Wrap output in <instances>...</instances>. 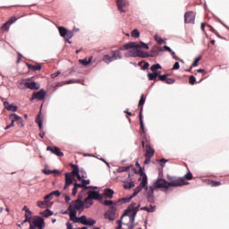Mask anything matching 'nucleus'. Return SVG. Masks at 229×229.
Segmentation results:
<instances>
[{
	"label": "nucleus",
	"instance_id": "nucleus-1",
	"mask_svg": "<svg viewBox=\"0 0 229 229\" xmlns=\"http://www.w3.org/2000/svg\"><path fill=\"white\" fill-rule=\"evenodd\" d=\"M72 167H73V170L71 173H66L65 174V183L64 186V191H66V189L69 188L70 185H72V180H74V176H76L77 180L81 182L83 178H87V172L85 170L78 167L76 165H71Z\"/></svg>",
	"mask_w": 229,
	"mask_h": 229
},
{
	"label": "nucleus",
	"instance_id": "nucleus-2",
	"mask_svg": "<svg viewBox=\"0 0 229 229\" xmlns=\"http://www.w3.org/2000/svg\"><path fill=\"white\" fill-rule=\"evenodd\" d=\"M84 208L85 202H83L81 199L72 200L68 208L71 221H76V218L78 217L76 216V214H78V212H83Z\"/></svg>",
	"mask_w": 229,
	"mask_h": 229
},
{
	"label": "nucleus",
	"instance_id": "nucleus-3",
	"mask_svg": "<svg viewBox=\"0 0 229 229\" xmlns=\"http://www.w3.org/2000/svg\"><path fill=\"white\" fill-rule=\"evenodd\" d=\"M140 208V204L137 206V203L133 202L128 207V208L124 212L123 216H128L130 223H131V225L135 223V216H137V212Z\"/></svg>",
	"mask_w": 229,
	"mask_h": 229
},
{
	"label": "nucleus",
	"instance_id": "nucleus-4",
	"mask_svg": "<svg viewBox=\"0 0 229 229\" xmlns=\"http://www.w3.org/2000/svg\"><path fill=\"white\" fill-rule=\"evenodd\" d=\"M125 56L137 58V56L140 58H148L149 56L148 53L140 50V47H133L131 50H129L125 53Z\"/></svg>",
	"mask_w": 229,
	"mask_h": 229
},
{
	"label": "nucleus",
	"instance_id": "nucleus-5",
	"mask_svg": "<svg viewBox=\"0 0 229 229\" xmlns=\"http://www.w3.org/2000/svg\"><path fill=\"white\" fill-rule=\"evenodd\" d=\"M25 87L30 89V90H38V89H40V84L38 82L30 81V80H23L21 81L18 88L22 90Z\"/></svg>",
	"mask_w": 229,
	"mask_h": 229
},
{
	"label": "nucleus",
	"instance_id": "nucleus-6",
	"mask_svg": "<svg viewBox=\"0 0 229 229\" xmlns=\"http://www.w3.org/2000/svg\"><path fill=\"white\" fill-rule=\"evenodd\" d=\"M46 228V223L44 222V218L40 216H35L32 218V221L30 225V229H44Z\"/></svg>",
	"mask_w": 229,
	"mask_h": 229
},
{
	"label": "nucleus",
	"instance_id": "nucleus-7",
	"mask_svg": "<svg viewBox=\"0 0 229 229\" xmlns=\"http://www.w3.org/2000/svg\"><path fill=\"white\" fill-rule=\"evenodd\" d=\"M72 222L81 223V225H84V226H94V225H96L94 218H87V216L84 215L75 218V220H72Z\"/></svg>",
	"mask_w": 229,
	"mask_h": 229
},
{
	"label": "nucleus",
	"instance_id": "nucleus-8",
	"mask_svg": "<svg viewBox=\"0 0 229 229\" xmlns=\"http://www.w3.org/2000/svg\"><path fill=\"white\" fill-rule=\"evenodd\" d=\"M170 182H168L169 187H182L183 185H189V182H185L183 177L169 179Z\"/></svg>",
	"mask_w": 229,
	"mask_h": 229
},
{
	"label": "nucleus",
	"instance_id": "nucleus-9",
	"mask_svg": "<svg viewBox=\"0 0 229 229\" xmlns=\"http://www.w3.org/2000/svg\"><path fill=\"white\" fill-rule=\"evenodd\" d=\"M152 187H154V189H165V192H166L169 189V182L165 179L160 178L155 181Z\"/></svg>",
	"mask_w": 229,
	"mask_h": 229
},
{
	"label": "nucleus",
	"instance_id": "nucleus-10",
	"mask_svg": "<svg viewBox=\"0 0 229 229\" xmlns=\"http://www.w3.org/2000/svg\"><path fill=\"white\" fill-rule=\"evenodd\" d=\"M90 199H101V195L98 191H88V197L84 199V202L88 203Z\"/></svg>",
	"mask_w": 229,
	"mask_h": 229
},
{
	"label": "nucleus",
	"instance_id": "nucleus-11",
	"mask_svg": "<svg viewBox=\"0 0 229 229\" xmlns=\"http://www.w3.org/2000/svg\"><path fill=\"white\" fill-rule=\"evenodd\" d=\"M196 21V13L194 12H188L184 14V22L186 24H194Z\"/></svg>",
	"mask_w": 229,
	"mask_h": 229
},
{
	"label": "nucleus",
	"instance_id": "nucleus-12",
	"mask_svg": "<svg viewBox=\"0 0 229 229\" xmlns=\"http://www.w3.org/2000/svg\"><path fill=\"white\" fill-rule=\"evenodd\" d=\"M104 217L108 221H114L115 219V208L111 206L110 209L105 213Z\"/></svg>",
	"mask_w": 229,
	"mask_h": 229
},
{
	"label": "nucleus",
	"instance_id": "nucleus-13",
	"mask_svg": "<svg viewBox=\"0 0 229 229\" xmlns=\"http://www.w3.org/2000/svg\"><path fill=\"white\" fill-rule=\"evenodd\" d=\"M116 4L119 12H121V13H124L126 11L123 8L130 6V2H128V0H117Z\"/></svg>",
	"mask_w": 229,
	"mask_h": 229
},
{
	"label": "nucleus",
	"instance_id": "nucleus-14",
	"mask_svg": "<svg viewBox=\"0 0 229 229\" xmlns=\"http://www.w3.org/2000/svg\"><path fill=\"white\" fill-rule=\"evenodd\" d=\"M46 90L40 89L38 92H34L32 95V98H30V101H33V99H38V101H42L46 98Z\"/></svg>",
	"mask_w": 229,
	"mask_h": 229
},
{
	"label": "nucleus",
	"instance_id": "nucleus-15",
	"mask_svg": "<svg viewBox=\"0 0 229 229\" xmlns=\"http://www.w3.org/2000/svg\"><path fill=\"white\" fill-rule=\"evenodd\" d=\"M155 189L154 186H149L148 190L147 191V199L149 201V203H153V200L155 199Z\"/></svg>",
	"mask_w": 229,
	"mask_h": 229
},
{
	"label": "nucleus",
	"instance_id": "nucleus-16",
	"mask_svg": "<svg viewBox=\"0 0 229 229\" xmlns=\"http://www.w3.org/2000/svg\"><path fill=\"white\" fill-rule=\"evenodd\" d=\"M140 186L141 189H145V191L149 189V187H148V175H146V173L144 172H141V182Z\"/></svg>",
	"mask_w": 229,
	"mask_h": 229
},
{
	"label": "nucleus",
	"instance_id": "nucleus-17",
	"mask_svg": "<svg viewBox=\"0 0 229 229\" xmlns=\"http://www.w3.org/2000/svg\"><path fill=\"white\" fill-rule=\"evenodd\" d=\"M140 191H142L141 186H138L135 190L134 192L132 194V196L129 197V198H124L122 199V201L123 203H130V201H131V199H133V198H135V196H137L139 194V192H140Z\"/></svg>",
	"mask_w": 229,
	"mask_h": 229
},
{
	"label": "nucleus",
	"instance_id": "nucleus-18",
	"mask_svg": "<svg viewBox=\"0 0 229 229\" xmlns=\"http://www.w3.org/2000/svg\"><path fill=\"white\" fill-rule=\"evenodd\" d=\"M140 191H142L141 186H138L135 190L134 192L132 194V196L129 197V198H124L122 199V201L123 203H130V201H131V199H133V198H135V196H137L139 194V192H140Z\"/></svg>",
	"mask_w": 229,
	"mask_h": 229
},
{
	"label": "nucleus",
	"instance_id": "nucleus-19",
	"mask_svg": "<svg viewBox=\"0 0 229 229\" xmlns=\"http://www.w3.org/2000/svg\"><path fill=\"white\" fill-rule=\"evenodd\" d=\"M47 150L51 151V153H53L54 155H56V157H64V152H62V150H60L58 147L48 146L47 148Z\"/></svg>",
	"mask_w": 229,
	"mask_h": 229
},
{
	"label": "nucleus",
	"instance_id": "nucleus-20",
	"mask_svg": "<svg viewBox=\"0 0 229 229\" xmlns=\"http://www.w3.org/2000/svg\"><path fill=\"white\" fill-rule=\"evenodd\" d=\"M133 47H140V45L137 42H130L125 45H123L120 49L122 50H128V49H132Z\"/></svg>",
	"mask_w": 229,
	"mask_h": 229
},
{
	"label": "nucleus",
	"instance_id": "nucleus-21",
	"mask_svg": "<svg viewBox=\"0 0 229 229\" xmlns=\"http://www.w3.org/2000/svg\"><path fill=\"white\" fill-rule=\"evenodd\" d=\"M4 106L8 110L9 112H17V105L15 104H10L8 101L4 102Z\"/></svg>",
	"mask_w": 229,
	"mask_h": 229
},
{
	"label": "nucleus",
	"instance_id": "nucleus-22",
	"mask_svg": "<svg viewBox=\"0 0 229 229\" xmlns=\"http://www.w3.org/2000/svg\"><path fill=\"white\" fill-rule=\"evenodd\" d=\"M145 148H146L145 157H153V156L155 155V149L151 148V145L147 144Z\"/></svg>",
	"mask_w": 229,
	"mask_h": 229
},
{
	"label": "nucleus",
	"instance_id": "nucleus-23",
	"mask_svg": "<svg viewBox=\"0 0 229 229\" xmlns=\"http://www.w3.org/2000/svg\"><path fill=\"white\" fill-rule=\"evenodd\" d=\"M123 58V55H121V51L114 50L113 51V55H111V60L113 62H115V60H121Z\"/></svg>",
	"mask_w": 229,
	"mask_h": 229
},
{
	"label": "nucleus",
	"instance_id": "nucleus-24",
	"mask_svg": "<svg viewBox=\"0 0 229 229\" xmlns=\"http://www.w3.org/2000/svg\"><path fill=\"white\" fill-rule=\"evenodd\" d=\"M74 187H76L77 189H83V191H89V189H98V187H92V186H83V182L81 183H76L73 182Z\"/></svg>",
	"mask_w": 229,
	"mask_h": 229
},
{
	"label": "nucleus",
	"instance_id": "nucleus-25",
	"mask_svg": "<svg viewBox=\"0 0 229 229\" xmlns=\"http://www.w3.org/2000/svg\"><path fill=\"white\" fill-rule=\"evenodd\" d=\"M158 69H162V66L160 65V64H153L150 67V71H152V72H154L156 74H161V72L158 71Z\"/></svg>",
	"mask_w": 229,
	"mask_h": 229
},
{
	"label": "nucleus",
	"instance_id": "nucleus-26",
	"mask_svg": "<svg viewBox=\"0 0 229 229\" xmlns=\"http://www.w3.org/2000/svg\"><path fill=\"white\" fill-rule=\"evenodd\" d=\"M36 123H37L39 130H42V128H44V120L42 119L40 114H38V116L36 118Z\"/></svg>",
	"mask_w": 229,
	"mask_h": 229
},
{
	"label": "nucleus",
	"instance_id": "nucleus-27",
	"mask_svg": "<svg viewBox=\"0 0 229 229\" xmlns=\"http://www.w3.org/2000/svg\"><path fill=\"white\" fill-rule=\"evenodd\" d=\"M104 194L105 196H106V198H109V199H112V198H114V191L112 189H106L104 191Z\"/></svg>",
	"mask_w": 229,
	"mask_h": 229
},
{
	"label": "nucleus",
	"instance_id": "nucleus-28",
	"mask_svg": "<svg viewBox=\"0 0 229 229\" xmlns=\"http://www.w3.org/2000/svg\"><path fill=\"white\" fill-rule=\"evenodd\" d=\"M131 169V165L128 166H120L117 168L116 173H126L127 171H130Z\"/></svg>",
	"mask_w": 229,
	"mask_h": 229
},
{
	"label": "nucleus",
	"instance_id": "nucleus-29",
	"mask_svg": "<svg viewBox=\"0 0 229 229\" xmlns=\"http://www.w3.org/2000/svg\"><path fill=\"white\" fill-rule=\"evenodd\" d=\"M74 37V32L71 31V30H66V34L64 35V38L65 40H67V42H69V44H71V38Z\"/></svg>",
	"mask_w": 229,
	"mask_h": 229
},
{
	"label": "nucleus",
	"instance_id": "nucleus-30",
	"mask_svg": "<svg viewBox=\"0 0 229 229\" xmlns=\"http://www.w3.org/2000/svg\"><path fill=\"white\" fill-rule=\"evenodd\" d=\"M164 47H165V51H168L169 53H171L173 58H174V60H180V58H178V57L176 56V53H174V52L173 51V49H171V47H167V46H165Z\"/></svg>",
	"mask_w": 229,
	"mask_h": 229
},
{
	"label": "nucleus",
	"instance_id": "nucleus-31",
	"mask_svg": "<svg viewBox=\"0 0 229 229\" xmlns=\"http://www.w3.org/2000/svg\"><path fill=\"white\" fill-rule=\"evenodd\" d=\"M10 119H11V121H12V123H15V121H21V116H19V114H11L10 115Z\"/></svg>",
	"mask_w": 229,
	"mask_h": 229
},
{
	"label": "nucleus",
	"instance_id": "nucleus-32",
	"mask_svg": "<svg viewBox=\"0 0 229 229\" xmlns=\"http://www.w3.org/2000/svg\"><path fill=\"white\" fill-rule=\"evenodd\" d=\"M28 67L30 71H40V69H42V66L40 64H28Z\"/></svg>",
	"mask_w": 229,
	"mask_h": 229
},
{
	"label": "nucleus",
	"instance_id": "nucleus-33",
	"mask_svg": "<svg viewBox=\"0 0 229 229\" xmlns=\"http://www.w3.org/2000/svg\"><path fill=\"white\" fill-rule=\"evenodd\" d=\"M131 37H132V38H139V37H140V32L139 31V30L134 29V30L131 32Z\"/></svg>",
	"mask_w": 229,
	"mask_h": 229
},
{
	"label": "nucleus",
	"instance_id": "nucleus-34",
	"mask_svg": "<svg viewBox=\"0 0 229 229\" xmlns=\"http://www.w3.org/2000/svg\"><path fill=\"white\" fill-rule=\"evenodd\" d=\"M159 74L158 73H148V78L149 80V81H153L155 80H157V78H158Z\"/></svg>",
	"mask_w": 229,
	"mask_h": 229
},
{
	"label": "nucleus",
	"instance_id": "nucleus-35",
	"mask_svg": "<svg viewBox=\"0 0 229 229\" xmlns=\"http://www.w3.org/2000/svg\"><path fill=\"white\" fill-rule=\"evenodd\" d=\"M132 187H135V182H133V181L125 182L123 184V188H125V189H132Z\"/></svg>",
	"mask_w": 229,
	"mask_h": 229
},
{
	"label": "nucleus",
	"instance_id": "nucleus-36",
	"mask_svg": "<svg viewBox=\"0 0 229 229\" xmlns=\"http://www.w3.org/2000/svg\"><path fill=\"white\" fill-rule=\"evenodd\" d=\"M41 216H43V217H49V216H53V211L46 209L45 211L41 212Z\"/></svg>",
	"mask_w": 229,
	"mask_h": 229
},
{
	"label": "nucleus",
	"instance_id": "nucleus-37",
	"mask_svg": "<svg viewBox=\"0 0 229 229\" xmlns=\"http://www.w3.org/2000/svg\"><path fill=\"white\" fill-rule=\"evenodd\" d=\"M103 62H105V64H112V56L105 55L103 57Z\"/></svg>",
	"mask_w": 229,
	"mask_h": 229
},
{
	"label": "nucleus",
	"instance_id": "nucleus-38",
	"mask_svg": "<svg viewBox=\"0 0 229 229\" xmlns=\"http://www.w3.org/2000/svg\"><path fill=\"white\" fill-rule=\"evenodd\" d=\"M80 64H82V65H89V64H90V62H92V57H90L89 60L87 59H81L80 61Z\"/></svg>",
	"mask_w": 229,
	"mask_h": 229
},
{
	"label": "nucleus",
	"instance_id": "nucleus-39",
	"mask_svg": "<svg viewBox=\"0 0 229 229\" xmlns=\"http://www.w3.org/2000/svg\"><path fill=\"white\" fill-rule=\"evenodd\" d=\"M59 33L61 35V37H65L66 33H67V29L64 28V27H59Z\"/></svg>",
	"mask_w": 229,
	"mask_h": 229
},
{
	"label": "nucleus",
	"instance_id": "nucleus-40",
	"mask_svg": "<svg viewBox=\"0 0 229 229\" xmlns=\"http://www.w3.org/2000/svg\"><path fill=\"white\" fill-rule=\"evenodd\" d=\"M33 221V218H31V215H25V220L23 223H29V225H31V222Z\"/></svg>",
	"mask_w": 229,
	"mask_h": 229
},
{
	"label": "nucleus",
	"instance_id": "nucleus-41",
	"mask_svg": "<svg viewBox=\"0 0 229 229\" xmlns=\"http://www.w3.org/2000/svg\"><path fill=\"white\" fill-rule=\"evenodd\" d=\"M140 210H146L147 212H155V207L150 206V208L148 207H142L140 208Z\"/></svg>",
	"mask_w": 229,
	"mask_h": 229
},
{
	"label": "nucleus",
	"instance_id": "nucleus-42",
	"mask_svg": "<svg viewBox=\"0 0 229 229\" xmlns=\"http://www.w3.org/2000/svg\"><path fill=\"white\" fill-rule=\"evenodd\" d=\"M155 40L157 42V44H164L165 41L160 38L158 35H155Z\"/></svg>",
	"mask_w": 229,
	"mask_h": 229
},
{
	"label": "nucleus",
	"instance_id": "nucleus-43",
	"mask_svg": "<svg viewBox=\"0 0 229 229\" xmlns=\"http://www.w3.org/2000/svg\"><path fill=\"white\" fill-rule=\"evenodd\" d=\"M146 103V98H144V95L141 96L140 102H139V107L142 106Z\"/></svg>",
	"mask_w": 229,
	"mask_h": 229
},
{
	"label": "nucleus",
	"instance_id": "nucleus-44",
	"mask_svg": "<svg viewBox=\"0 0 229 229\" xmlns=\"http://www.w3.org/2000/svg\"><path fill=\"white\" fill-rule=\"evenodd\" d=\"M189 81L191 85H194L196 83V77L194 75L190 76Z\"/></svg>",
	"mask_w": 229,
	"mask_h": 229
},
{
	"label": "nucleus",
	"instance_id": "nucleus-45",
	"mask_svg": "<svg viewBox=\"0 0 229 229\" xmlns=\"http://www.w3.org/2000/svg\"><path fill=\"white\" fill-rule=\"evenodd\" d=\"M184 180H192V174L191 172L187 173L184 177H182Z\"/></svg>",
	"mask_w": 229,
	"mask_h": 229
},
{
	"label": "nucleus",
	"instance_id": "nucleus-46",
	"mask_svg": "<svg viewBox=\"0 0 229 229\" xmlns=\"http://www.w3.org/2000/svg\"><path fill=\"white\" fill-rule=\"evenodd\" d=\"M199 60H201V57H196L194 62L192 63V67H198V63L199 62Z\"/></svg>",
	"mask_w": 229,
	"mask_h": 229
},
{
	"label": "nucleus",
	"instance_id": "nucleus-47",
	"mask_svg": "<svg viewBox=\"0 0 229 229\" xmlns=\"http://www.w3.org/2000/svg\"><path fill=\"white\" fill-rule=\"evenodd\" d=\"M10 23H8V21H6L1 28V30H3L4 31H8V30H10V27H8Z\"/></svg>",
	"mask_w": 229,
	"mask_h": 229
},
{
	"label": "nucleus",
	"instance_id": "nucleus-48",
	"mask_svg": "<svg viewBox=\"0 0 229 229\" xmlns=\"http://www.w3.org/2000/svg\"><path fill=\"white\" fill-rule=\"evenodd\" d=\"M23 210L26 212L25 215L31 216V210L29 209L28 206H24Z\"/></svg>",
	"mask_w": 229,
	"mask_h": 229
},
{
	"label": "nucleus",
	"instance_id": "nucleus-49",
	"mask_svg": "<svg viewBox=\"0 0 229 229\" xmlns=\"http://www.w3.org/2000/svg\"><path fill=\"white\" fill-rule=\"evenodd\" d=\"M157 78L161 81H165L167 80V75L164 74V75H158Z\"/></svg>",
	"mask_w": 229,
	"mask_h": 229
},
{
	"label": "nucleus",
	"instance_id": "nucleus-50",
	"mask_svg": "<svg viewBox=\"0 0 229 229\" xmlns=\"http://www.w3.org/2000/svg\"><path fill=\"white\" fill-rule=\"evenodd\" d=\"M211 185H212V187H217V186L221 185V182H219V181H211Z\"/></svg>",
	"mask_w": 229,
	"mask_h": 229
},
{
	"label": "nucleus",
	"instance_id": "nucleus-51",
	"mask_svg": "<svg viewBox=\"0 0 229 229\" xmlns=\"http://www.w3.org/2000/svg\"><path fill=\"white\" fill-rule=\"evenodd\" d=\"M165 81V83H167V85H173V83H174L175 81L174 79L168 78Z\"/></svg>",
	"mask_w": 229,
	"mask_h": 229
},
{
	"label": "nucleus",
	"instance_id": "nucleus-52",
	"mask_svg": "<svg viewBox=\"0 0 229 229\" xmlns=\"http://www.w3.org/2000/svg\"><path fill=\"white\" fill-rule=\"evenodd\" d=\"M51 193H52V196H57V198H59V196H62V193L58 190L54 191Z\"/></svg>",
	"mask_w": 229,
	"mask_h": 229
},
{
	"label": "nucleus",
	"instance_id": "nucleus-53",
	"mask_svg": "<svg viewBox=\"0 0 229 229\" xmlns=\"http://www.w3.org/2000/svg\"><path fill=\"white\" fill-rule=\"evenodd\" d=\"M140 46V47H143L144 49H149V47L148 46V44L141 42L140 44H139Z\"/></svg>",
	"mask_w": 229,
	"mask_h": 229
},
{
	"label": "nucleus",
	"instance_id": "nucleus-54",
	"mask_svg": "<svg viewBox=\"0 0 229 229\" xmlns=\"http://www.w3.org/2000/svg\"><path fill=\"white\" fill-rule=\"evenodd\" d=\"M17 21V18L15 17H12L11 19H9V21H7V24H13L14 22Z\"/></svg>",
	"mask_w": 229,
	"mask_h": 229
},
{
	"label": "nucleus",
	"instance_id": "nucleus-55",
	"mask_svg": "<svg viewBox=\"0 0 229 229\" xmlns=\"http://www.w3.org/2000/svg\"><path fill=\"white\" fill-rule=\"evenodd\" d=\"M113 204H114V201H112V200H105L104 201V205H106V207H112Z\"/></svg>",
	"mask_w": 229,
	"mask_h": 229
},
{
	"label": "nucleus",
	"instance_id": "nucleus-56",
	"mask_svg": "<svg viewBox=\"0 0 229 229\" xmlns=\"http://www.w3.org/2000/svg\"><path fill=\"white\" fill-rule=\"evenodd\" d=\"M86 205V208H89L91 205H94V201H92V199H89L88 202H85Z\"/></svg>",
	"mask_w": 229,
	"mask_h": 229
},
{
	"label": "nucleus",
	"instance_id": "nucleus-57",
	"mask_svg": "<svg viewBox=\"0 0 229 229\" xmlns=\"http://www.w3.org/2000/svg\"><path fill=\"white\" fill-rule=\"evenodd\" d=\"M140 124L143 133H146V129L144 127V120L141 119V122H140Z\"/></svg>",
	"mask_w": 229,
	"mask_h": 229
},
{
	"label": "nucleus",
	"instance_id": "nucleus-58",
	"mask_svg": "<svg viewBox=\"0 0 229 229\" xmlns=\"http://www.w3.org/2000/svg\"><path fill=\"white\" fill-rule=\"evenodd\" d=\"M50 199H53V193H49L48 195L45 196L46 201H48Z\"/></svg>",
	"mask_w": 229,
	"mask_h": 229
},
{
	"label": "nucleus",
	"instance_id": "nucleus-59",
	"mask_svg": "<svg viewBox=\"0 0 229 229\" xmlns=\"http://www.w3.org/2000/svg\"><path fill=\"white\" fill-rule=\"evenodd\" d=\"M117 223H118V226L116 227V229L123 228V218H121L120 220H117Z\"/></svg>",
	"mask_w": 229,
	"mask_h": 229
},
{
	"label": "nucleus",
	"instance_id": "nucleus-60",
	"mask_svg": "<svg viewBox=\"0 0 229 229\" xmlns=\"http://www.w3.org/2000/svg\"><path fill=\"white\" fill-rule=\"evenodd\" d=\"M173 69H174V71H178V69H180V63L176 62V63L174 64Z\"/></svg>",
	"mask_w": 229,
	"mask_h": 229
},
{
	"label": "nucleus",
	"instance_id": "nucleus-61",
	"mask_svg": "<svg viewBox=\"0 0 229 229\" xmlns=\"http://www.w3.org/2000/svg\"><path fill=\"white\" fill-rule=\"evenodd\" d=\"M82 182V185L84 187H87V185H89V183H90V180H81Z\"/></svg>",
	"mask_w": 229,
	"mask_h": 229
},
{
	"label": "nucleus",
	"instance_id": "nucleus-62",
	"mask_svg": "<svg viewBox=\"0 0 229 229\" xmlns=\"http://www.w3.org/2000/svg\"><path fill=\"white\" fill-rule=\"evenodd\" d=\"M146 157V160L144 161V164L148 165V164H150L152 157Z\"/></svg>",
	"mask_w": 229,
	"mask_h": 229
},
{
	"label": "nucleus",
	"instance_id": "nucleus-63",
	"mask_svg": "<svg viewBox=\"0 0 229 229\" xmlns=\"http://www.w3.org/2000/svg\"><path fill=\"white\" fill-rule=\"evenodd\" d=\"M160 163H161V167H164L165 164H167V160L165 158H163L160 160Z\"/></svg>",
	"mask_w": 229,
	"mask_h": 229
},
{
	"label": "nucleus",
	"instance_id": "nucleus-64",
	"mask_svg": "<svg viewBox=\"0 0 229 229\" xmlns=\"http://www.w3.org/2000/svg\"><path fill=\"white\" fill-rule=\"evenodd\" d=\"M64 198H65V201L66 203H69V201H71V197L67 194H64Z\"/></svg>",
	"mask_w": 229,
	"mask_h": 229
}]
</instances>
